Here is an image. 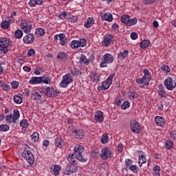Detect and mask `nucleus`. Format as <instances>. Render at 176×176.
<instances>
[{
	"mask_svg": "<svg viewBox=\"0 0 176 176\" xmlns=\"http://www.w3.org/2000/svg\"><path fill=\"white\" fill-rule=\"evenodd\" d=\"M85 148L83 146H78L74 148V153L72 154H69L67 156V160L70 164H78V160L82 163L87 162V157L83 156Z\"/></svg>",
	"mask_w": 176,
	"mask_h": 176,
	"instance_id": "1",
	"label": "nucleus"
},
{
	"mask_svg": "<svg viewBox=\"0 0 176 176\" xmlns=\"http://www.w3.org/2000/svg\"><path fill=\"white\" fill-rule=\"evenodd\" d=\"M143 74L144 76L142 78L136 79V82L138 85H142V83H144V86H149V82H151V79H152L151 72L147 69H144Z\"/></svg>",
	"mask_w": 176,
	"mask_h": 176,
	"instance_id": "2",
	"label": "nucleus"
},
{
	"mask_svg": "<svg viewBox=\"0 0 176 176\" xmlns=\"http://www.w3.org/2000/svg\"><path fill=\"white\" fill-rule=\"evenodd\" d=\"M51 82L50 79L46 76L41 77H32L29 81L30 85H39L40 83H45L49 85Z\"/></svg>",
	"mask_w": 176,
	"mask_h": 176,
	"instance_id": "3",
	"label": "nucleus"
},
{
	"mask_svg": "<svg viewBox=\"0 0 176 176\" xmlns=\"http://www.w3.org/2000/svg\"><path fill=\"white\" fill-rule=\"evenodd\" d=\"M73 82L74 78H72V75L68 73L63 76V80L60 82L59 86L65 89V87H68V85H69V83H72Z\"/></svg>",
	"mask_w": 176,
	"mask_h": 176,
	"instance_id": "4",
	"label": "nucleus"
},
{
	"mask_svg": "<svg viewBox=\"0 0 176 176\" xmlns=\"http://www.w3.org/2000/svg\"><path fill=\"white\" fill-rule=\"evenodd\" d=\"M20 118V112L19 110H14L13 115L10 114V116H6V122L7 123H16L18 119Z\"/></svg>",
	"mask_w": 176,
	"mask_h": 176,
	"instance_id": "5",
	"label": "nucleus"
},
{
	"mask_svg": "<svg viewBox=\"0 0 176 176\" xmlns=\"http://www.w3.org/2000/svg\"><path fill=\"white\" fill-rule=\"evenodd\" d=\"M115 76V74H111L107 79L104 81L102 85L98 88L99 91L107 90L109 89V86L112 85V80Z\"/></svg>",
	"mask_w": 176,
	"mask_h": 176,
	"instance_id": "6",
	"label": "nucleus"
},
{
	"mask_svg": "<svg viewBox=\"0 0 176 176\" xmlns=\"http://www.w3.org/2000/svg\"><path fill=\"white\" fill-rule=\"evenodd\" d=\"M22 157H24V159H25L26 162H28L29 164H34L35 162L34 155H32V153H31L30 151L23 152Z\"/></svg>",
	"mask_w": 176,
	"mask_h": 176,
	"instance_id": "7",
	"label": "nucleus"
},
{
	"mask_svg": "<svg viewBox=\"0 0 176 176\" xmlns=\"http://www.w3.org/2000/svg\"><path fill=\"white\" fill-rule=\"evenodd\" d=\"M21 28L25 32V34H30L32 30V23L28 21H25L21 23Z\"/></svg>",
	"mask_w": 176,
	"mask_h": 176,
	"instance_id": "8",
	"label": "nucleus"
},
{
	"mask_svg": "<svg viewBox=\"0 0 176 176\" xmlns=\"http://www.w3.org/2000/svg\"><path fill=\"white\" fill-rule=\"evenodd\" d=\"M164 86H166L168 90H173L175 87H176V82L174 85V80L171 77H168L164 80Z\"/></svg>",
	"mask_w": 176,
	"mask_h": 176,
	"instance_id": "9",
	"label": "nucleus"
},
{
	"mask_svg": "<svg viewBox=\"0 0 176 176\" xmlns=\"http://www.w3.org/2000/svg\"><path fill=\"white\" fill-rule=\"evenodd\" d=\"M58 38L60 41V45L62 46H65V45H68V42L69 41L67 40V38L65 37V34L60 33L59 34H56L54 36V39L55 41H58Z\"/></svg>",
	"mask_w": 176,
	"mask_h": 176,
	"instance_id": "10",
	"label": "nucleus"
},
{
	"mask_svg": "<svg viewBox=\"0 0 176 176\" xmlns=\"http://www.w3.org/2000/svg\"><path fill=\"white\" fill-rule=\"evenodd\" d=\"M131 131L133 133H135V134H140L141 131V126H140V123L135 120H133L130 124Z\"/></svg>",
	"mask_w": 176,
	"mask_h": 176,
	"instance_id": "11",
	"label": "nucleus"
},
{
	"mask_svg": "<svg viewBox=\"0 0 176 176\" xmlns=\"http://www.w3.org/2000/svg\"><path fill=\"white\" fill-rule=\"evenodd\" d=\"M112 155V151L110 150L109 148H104L102 149L101 154L100 155L101 159L102 160H107L109 157H111Z\"/></svg>",
	"mask_w": 176,
	"mask_h": 176,
	"instance_id": "12",
	"label": "nucleus"
},
{
	"mask_svg": "<svg viewBox=\"0 0 176 176\" xmlns=\"http://www.w3.org/2000/svg\"><path fill=\"white\" fill-rule=\"evenodd\" d=\"M112 39H113V35L106 34L104 36V40L102 41L103 46H105L107 47L109 46L111 43H113V41H112Z\"/></svg>",
	"mask_w": 176,
	"mask_h": 176,
	"instance_id": "13",
	"label": "nucleus"
},
{
	"mask_svg": "<svg viewBox=\"0 0 176 176\" xmlns=\"http://www.w3.org/2000/svg\"><path fill=\"white\" fill-rule=\"evenodd\" d=\"M34 41H35V36H34V34H28L26 36L23 37L24 43H34Z\"/></svg>",
	"mask_w": 176,
	"mask_h": 176,
	"instance_id": "14",
	"label": "nucleus"
},
{
	"mask_svg": "<svg viewBox=\"0 0 176 176\" xmlns=\"http://www.w3.org/2000/svg\"><path fill=\"white\" fill-rule=\"evenodd\" d=\"M138 155V164H140V167H142V165L144 164V163H146V158H145V154H144L143 151H139Z\"/></svg>",
	"mask_w": 176,
	"mask_h": 176,
	"instance_id": "15",
	"label": "nucleus"
},
{
	"mask_svg": "<svg viewBox=\"0 0 176 176\" xmlns=\"http://www.w3.org/2000/svg\"><path fill=\"white\" fill-rule=\"evenodd\" d=\"M74 133V137L77 140H82L85 137V131L82 129H76L74 131H72Z\"/></svg>",
	"mask_w": 176,
	"mask_h": 176,
	"instance_id": "16",
	"label": "nucleus"
},
{
	"mask_svg": "<svg viewBox=\"0 0 176 176\" xmlns=\"http://www.w3.org/2000/svg\"><path fill=\"white\" fill-rule=\"evenodd\" d=\"M67 170H69L70 173L74 174V173H76L78 170H79V167L78 166V164H68L67 166Z\"/></svg>",
	"mask_w": 176,
	"mask_h": 176,
	"instance_id": "17",
	"label": "nucleus"
},
{
	"mask_svg": "<svg viewBox=\"0 0 176 176\" xmlns=\"http://www.w3.org/2000/svg\"><path fill=\"white\" fill-rule=\"evenodd\" d=\"M60 170H61V166L54 165L51 167L50 173H52L53 175L57 176L60 175Z\"/></svg>",
	"mask_w": 176,
	"mask_h": 176,
	"instance_id": "18",
	"label": "nucleus"
},
{
	"mask_svg": "<svg viewBox=\"0 0 176 176\" xmlns=\"http://www.w3.org/2000/svg\"><path fill=\"white\" fill-rule=\"evenodd\" d=\"M89 77L94 83H98V82H100V75L98 73L91 72L89 74Z\"/></svg>",
	"mask_w": 176,
	"mask_h": 176,
	"instance_id": "19",
	"label": "nucleus"
},
{
	"mask_svg": "<svg viewBox=\"0 0 176 176\" xmlns=\"http://www.w3.org/2000/svg\"><path fill=\"white\" fill-rule=\"evenodd\" d=\"M44 94L47 97H53L54 96V89L47 87L44 89Z\"/></svg>",
	"mask_w": 176,
	"mask_h": 176,
	"instance_id": "20",
	"label": "nucleus"
},
{
	"mask_svg": "<svg viewBox=\"0 0 176 176\" xmlns=\"http://www.w3.org/2000/svg\"><path fill=\"white\" fill-rule=\"evenodd\" d=\"M104 113H102V111H98L95 114V120L96 122H104Z\"/></svg>",
	"mask_w": 176,
	"mask_h": 176,
	"instance_id": "21",
	"label": "nucleus"
},
{
	"mask_svg": "<svg viewBox=\"0 0 176 176\" xmlns=\"http://www.w3.org/2000/svg\"><path fill=\"white\" fill-rule=\"evenodd\" d=\"M31 98L34 101H39L41 98H42V96L38 92H36V91H32L31 94Z\"/></svg>",
	"mask_w": 176,
	"mask_h": 176,
	"instance_id": "22",
	"label": "nucleus"
},
{
	"mask_svg": "<svg viewBox=\"0 0 176 176\" xmlns=\"http://www.w3.org/2000/svg\"><path fill=\"white\" fill-rule=\"evenodd\" d=\"M10 45V40L8 38H3L0 39V46L8 47Z\"/></svg>",
	"mask_w": 176,
	"mask_h": 176,
	"instance_id": "23",
	"label": "nucleus"
},
{
	"mask_svg": "<svg viewBox=\"0 0 176 176\" xmlns=\"http://www.w3.org/2000/svg\"><path fill=\"white\" fill-rule=\"evenodd\" d=\"M155 123L157 124V126H161L163 127V126L166 124V120L162 117L157 116L155 118Z\"/></svg>",
	"mask_w": 176,
	"mask_h": 176,
	"instance_id": "24",
	"label": "nucleus"
},
{
	"mask_svg": "<svg viewBox=\"0 0 176 176\" xmlns=\"http://www.w3.org/2000/svg\"><path fill=\"white\" fill-rule=\"evenodd\" d=\"M103 60H104V61L109 64L110 63H113V56H112L111 54H105L103 56Z\"/></svg>",
	"mask_w": 176,
	"mask_h": 176,
	"instance_id": "25",
	"label": "nucleus"
},
{
	"mask_svg": "<svg viewBox=\"0 0 176 176\" xmlns=\"http://www.w3.org/2000/svg\"><path fill=\"white\" fill-rule=\"evenodd\" d=\"M94 24V19L88 18L84 23L85 28H90Z\"/></svg>",
	"mask_w": 176,
	"mask_h": 176,
	"instance_id": "26",
	"label": "nucleus"
},
{
	"mask_svg": "<svg viewBox=\"0 0 176 176\" xmlns=\"http://www.w3.org/2000/svg\"><path fill=\"white\" fill-rule=\"evenodd\" d=\"M56 58L60 60V61H64L68 58V55L65 52H60L58 54Z\"/></svg>",
	"mask_w": 176,
	"mask_h": 176,
	"instance_id": "27",
	"label": "nucleus"
},
{
	"mask_svg": "<svg viewBox=\"0 0 176 176\" xmlns=\"http://www.w3.org/2000/svg\"><path fill=\"white\" fill-rule=\"evenodd\" d=\"M149 45H151L149 40H144L141 41L140 46L142 49H146V47H149Z\"/></svg>",
	"mask_w": 176,
	"mask_h": 176,
	"instance_id": "28",
	"label": "nucleus"
},
{
	"mask_svg": "<svg viewBox=\"0 0 176 176\" xmlns=\"http://www.w3.org/2000/svg\"><path fill=\"white\" fill-rule=\"evenodd\" d=\"M102 20L111 22L112 20H113V17L112 16L111 14L105 13L103 14V16H102Z\"/></svg>",
	"mask_w": 176,
	"mask_h": 176,
	"instance_id": "29",
	"label": "nucleus"
},
{
	"mask_svg": "<svg viewBox=\"0 0 176 176\" xmlns=\"http://www.w3.org/2000/svg\"><path fill=\"white\" fill-rule=\"evenodd\" d=\"M91 155L94 159H97V157H98V156L100 155V149H98V148H94L92 151Z\"/></svg>",
	"mask_w": 176,
	"mask_h": 176,
	"instance_id": "30",
	"label": "nucleus"
},
{
	"mask_svg": "<svg viewBox=\"0 0 176 176\" xmlns=\"http://www.w3.org/2000/svg\"><path fill=\"white\" fill-rule=\"evenodd\" d=\"M129 54L128 50H124L123 52H120L118 54V58H121L122 60H124L126 57H127V55Z\"/></svg>",
	"mask_w": 176,
	"mask_h": 176,
	"instance_id": "31",
	"label": "nucleus"
},
{
	"mask_svg": "<svg viewBox=\"0 0 176 176\" xmlns=\"http://www.w3.org/2000/svg\"><path fill=\"white\" fill-rule=\"evenodd\" d=\"M32 141L33 142H36V141L39 140V133L38 132H34L32 135H31Z\"/></svg>",
	"mask_w": 176,
	"mask_h": 176,
	"instance_id": "32",
	"label": "nucleus"
},
{
	"mask_svg": "<svg viewBox=\"0 0 176 176\" xmlns=\"http://www.w3.org/2000/svg\"><path fill=\"white\" fill-rule=\"evenodd\" d=\"M13 100L16 104H21L23 102V98H21V96L19 95L14 96Z\"/></svg>",
	"mask_w": 176,
	"mask_h": 176,
	"instance_id": "33",
	"label": "nucleus"
},
{
	"mask_svg": "<svg viewBox=\"0 0 176 176\" xmlns=\"http://www.w3.org/2000/svg\"><path fill=\"white\" fill-rule=\"evenodd\" d=\"M137 18H133L131 19H129L128 23H127V26L128 27H131V25H135V24H137Z\"/></svg>",
	"mask_w": 176,
	"mask_h": 176,
	"instance_id": "34",
	"label": "nucleus"
},
{
	"mask_svg": "<svg viewBox=\"0 0 176 176\" xmlns=\"http://www.w3.org/2000/svg\"><path fill=\"white\" fill-rule=\"evenodd\" d=\"M1 27L3 30H8L10 27V23L8 21H4L1 23Z\"/></svg>",
	"mask_w": 176,
	"mask_h": 176,
	"instance_id": "35",
	"label": "nucleus"
},
{
	"mask_svg": "<svg viewBox=\"0 0 176 176\" xmlns=\"http://www.w3.org/2000/svg\"><path fill=\"white\" fill-rule=\"evenodd\" d=\"M129 19H130V16L129 15H123L121 17V21L122 23L127 25Z\"/></svg>",
	"mask_w": 176,
	"mask_h": 176,
	"instance_id": "36",
	"label": "nucleus"
},
{
	"mask_svg": "<svg viewBox=\"0 0 176 176\" xmlns=\"http://www.w3.org/2000/svg\"><path fill=\"white\" fill-rule=\"evenodd\" d=\"M80 63V64H82V63H84L85 65H89V60L86 58V56L85 55H81Z\"/></svg>",
	"mask_w": 176,
	"mask_h": 176,
	"instance_id": "37",
	"label": "nucleus"
},
{
	"mask_svg": "<svg viewBox=\"0 0 176 176\" xmlns=\"http://www.w3.org/2000/svg\"><path fill=\"white\" fill-rule=\"evenodd\" d=\"M154 176H160V166H155L153 168Z\"/></svg>",
	"mask_w": 176,
	"mask_h": 176,
	"instance_id": "38",
	"label": "nucleus"
},
{
	"mask_svg": "<svg viewBox=\"0 0 176 176\" xmlns=\"http://www.w3.org/2000/svg\"><path fill=\"white\" fill-rule=\"evenodd\" d=\"M21 127H23V129H27L29 126L28 120H22L20 122Z\"/></svg>",
	"mask_w": 176,
	"mask_h": 176,
	"instance_id": "39",
	"label": "nucleus"
},
{
	"mask_svg": "<svg viewBox=\"0 0 176 176\" xmlns=\"http://www.w3.org/2000/svg\"><path fill=\"white\" fill-rule=\"evenodd\" d=\"M129 98H130V100H134V98H137V97H138V94H137V92H130L128 95Z\"/></svg>",
	"mask_w": 176,
	"mask_h": 176,
	"instance_id": "40",
	"label": "nucleus"
},
{
	"mask_svg": "<svg viewBox=\"0 0 176 176\" xmlns=\"http://www.w3.org/2000/svg\"><path fill=\"white\" fill-rule=\"evenodd\" d=\"M70 45L72 47V49H75L76 47H80L78 41H75V40L72 41L70 43Z\"/></svg>",
	"mask_w": 176,
	"mask_h": 176,
	"instance_id": "41",
	"label": "nucleus"
},
{
	"mask_svg": "<svg viewBox=\"0 0 176 176\" xmlns=\"http://www.w3.org/2000/svg\"><path fill=\"white\" fill-rule=\"evenodd\" d=\"M0 131H3V132L9 131V125L6 124L0 125Z\"/></svg>",
	"mask_w": 176,
	"mask_h": 176,
	"instance_id": "42",
	"label": "nucleus"
},
{
	"mask_svg": "<svg viewBox=\"0 0 176 176\" xmlns=\"http://www.w3.org/2000/svg\"><path fill=\"white\" fill-rule=\"evenodd\" d=\"M15 37L17 39H21V38H23V31L20 30H17L15 32Z\"/></svg>",
	"mask_w": 176,
	"mask_h": 176,
	"instance_id": "43",
	"label": "nucleus"
},
{
	"mask_svg": "<svg viewBox=\"0 0 176 176\" xmlns=\"http://www.w3.org/2000/svg\"><path fill=\"white\" fill-rule=\"evenodd\" d=\"M62 144H63V140H61L60 138H56L55 139L54 144L56 145V146H61Z\"/></svg>",
	"mask_w": 176,
	"mask_h": 176,
	"instance_id": "44",
	"label": "nucleus"
},
{
	"mask_svg": "<svg viewBox=\"0 0 176 176\" xmlns=\"http://www.w3.org/2000/svg\"><path fill=\"white\" fill-rule=\"evenodd\" d=\"M87 43V41H86V39L84 38H81L80 39V41H78V45L80 46V47H83L85 46H86V43Z\"/></svg>",
	"mask_w": 176,
	"mask_h": 176,
	"instance_id": "45",
	"label": "nucleus"
},
{
	"mask_svg": "<svg viewBox=\"0 0 176 176\" xmlns=\"http://www.w3.org/2000/svg\"><path fill=\"white\" fill-rule=\"evenodd\" d=\"M122 109H127L130 108V102L129 101H125L122 104H121Z\"/></svg>",
	"mask_w": 176,
	"mask_h": 176,
	"instance_id": "46",
	"label": "nucleus"
},
{
	"mask_svg": "<svg viewBox=\"0 0 176 176\" xmlns=\"http://www.w3.org/2000/svg\"><path fill=\"white\" fill-rule=\"evenodd\" d=\"M36 34L40 35L41 36H43L45 35V30L43 28L36 29Z\"/></svg>",
	"mask_w": 176,
	"mask_h": 176,
	"instance_id": "47",
	"label": "nucleus"
},
{
	"mask_svg": "<svg viewBox=\"0 0 176 176\" xmlns=\"http://www.w3.org/2000/svg\"><path fill=\"white\" fill-rule=\"evenodd\" d=\"M8 53V47L0 45V54H6Z\"/></svg>",
	"mask_w": 176,
	"mask_h": 176,
	"instance_id": "48",
	"label": "nucleus"
},
{
	"mask_svg": "<svg viewBox=\"0 0 176 176\" xmlns=\"http://www.w3.org/2000/svg\"><path fill=\"white\" fill-rule=\"evenodd\" d=\"M160 96H162V97H164V94H166V91L163 89V85H160L159 89H158Z\"/></svg>",
	"mask_w": 176,
	"mask_h": 176,
	"instance_id": "49",
	"label": "nucleus"
},
{
	"mask_svg": "<svg viewBox=\"0 0 176 176\" xmlns=\"http://www.w3.org/2000/svg\"><path fill=\"white\" fill-rule=\"evenodd\" d=\"M101 142L102 144H107V142H108V135H106V134L102 135Z\"/></svg>",
	"mask_w": 176,
	"mask_h": 176,
	"instance_id": "50",
	"label": "nucleus"
},
{
	"mask_svg": "<svg viewBox=\"0 0 176 176\" xmlns=\"http://www.w3.org/2000/svg\"><path fill=\"white\" fill-rule=\"evenodd\" d=\"M173 141L171 140L166 141V148H167L168 149H171V148H173Z\"/></svg>",
	"mask_w": 176,
	"mask_h": 176,
	"instance_id": "51",
	"label": "nucleus"
},
{
	"mask_svg": "<svg viewBox=\"0 0 176 176\" xmlns=\"http://www.w3.org/2000/svg\"><path fill=\"white\" fill-rule=\"evenodd\" d=\"M129 168H130L131 171H133V173H138V171L140 170L138 168V167H137V166H135V165L131 166Z\"/></svg>",
	"mask_w": 176,
	"mask_h": 176,
	"instance_id": "52",
	"label": "nucleus"
},
{
	"mask_svg": "<svg viewBox=\"0 0 176 176\" xmlns=\"http://www.w3.org/2000/svg\"><path fill=\"white\" fill-rule=\"evenodd\" d=\"M72 72V75H73V76H78V75H79V71L78 70V69L76 68H74L71 70Z\"/></svg>",
	"mask_w": 176,
	"mask_h": 176,
	"instance_id": "53",
	"label": "nucleus"
},
{
	"mask_svg": "<svg viewBox=\"0 0 176 176\" xmlns=\"http://www.w3.org/2000/svg\"><path fill=\"white\" fill-rule=\"evenodd\" d=\"M155 0H143V3L144 5H151V3H155Z\"/></svg>",
	"mask_w": 176,
	"mask_h": 176,
	"instance_id": "54",
	"label": "nucleus"
},
{
	"mask_svg": "<svg viewBox=\"0 0 176 176\" xmlns=\"http://www.w3.org/2000/svg\"><path fill=\"white\" fill-rule=\"evenodd\" d=\"M125 164L126 166V167H131V166H133V161L130 159H126L125 160Z\"/></svg>",
	"mask_w": 176,
	"mask_h": 176,
	"instance_id": "55",
	"label": "nucleus"
},
{
	"mask_svg": "<svg viewBox=\"0 0 176 176\" xmlns=\"http://www.w3.org/2000/svg\"><path fill=\"white\" fill-rule=\"evenodd\" d=\"M11 87H12V89H17V87H19V82L12 81L11 82Z\"/></svg>",
	"mask_w": 176,
	"mask_h": 176,
	"instance_id": "56",
	"label": "nucleus"
},
{
	"mask_svg": "<svg viewBox=\"0 0 176 176\" xmlns=\"http://www.w3.org/2000/svg\"><path fill=\"white\" fill-rule=\"evenodd\" d=\"M28 56L29 57H34V56H35V50H34V49L29 50Z\"/></svg>",
	"mask_w": 176,
	"mask_h": 176,
	"instance_id": "57",
	"label": "nucleus"
},
{
	"mask_svg": "<svg viewBox=\"0 0 176 176\" xmlns=\"http://www.w3.org/2000/svg\"><path fill=\"white\" fill-rule=\"evenodd\" d=\"M162 71H165V72H167V74L170 72V67L168 65H162Z\"/></svg>",
	"mask_w": 176,
	"mask_h": 176,
	"instance_id": "58",
	"label": "nucleus"
},
{
	"mask_svg": "<svg viewBox=\"0 0 176 176\" xmlns=\"http://www.w3.org/2000/svg\"><path fill=\"white\" fill-rule=\"evenodd\" d=\"M138 38V34L136 32H132L131 34V38L133 39V41H135Z\"/></svg>",
	"mask_w": 176,
	"mask_h": 176,
	"instance_id": "59",
	"label": "nucleus"
},
{
	"mask_svg": "<svg viewBox=\"0 0 176 176\" xmlns=\"http://www.w3.org/2000/svg\"><path fill=\"white\" fill-rule=\"evenodd\" d=\"M70 20L72 23H76V21H78V16H70Z\"/></svg>",
	"mask_w": 176,
	"mask_h": 176,
	"instance_id": "60",
	"label": "nucleus"
},
{
	"mask_svg": "<svg viewBox=\"0 0 176 176\" xmlns=\"http://www.w3.org/2000/svg\"><path fill=\"white\" fill-rule=\"evenodd\" d=\"M29 6H31V8H34V6H36V0H30L29 1Z\"/></svg>",
	"mask_w": 176,
	"mask_h": 176,
	"instance_id": "61",
	"label": "nucleus"
},
{
	"mask_svg": "<svg viewBox=\"0 0 176 176\" xmlns=\"http://www.w3.org/2000/svg\"><path fill=\"white\" fill-rule=\"evenodd\" d=\"M3 90H4L5 91H9L10 90V85H3Z\"/></svg>",
	"mask_w": 176,
	"mask_h": 176,
	"instance_id": "62",
	"label": "nucleus"
},
{
	"mask_svg": "<svg viewBox=\"0 0 176 176\" xmlns=\"http://www.w3.org/2000/svg\"><path fill=\"white\" fill-rule=\"evenodd\" d=\"M116 104L117 105V107H120V105L122 104V99H119V98H116Z\"/></svg>",
	"mask_w": 176,
	"mask_h": 176,
	"instance_id": "63",
	"label": "nucleus"
},
{
	"mask_svg": "<svg viewBox=\"0 0 176 176\" xmlns=\"http://www.w3.org/2000/svg\"><path fill=\"white\" fill-rule=\"evenodd\" d=\"M68 15V12H64L63 14L60 15V18L63 20V19H65L66 16Z\"/></svg>",
	"mask_w": 176,
	"mask_h": 176,
	"instance_id": "64",
	"label": "nucleus"
}]
</instances>
